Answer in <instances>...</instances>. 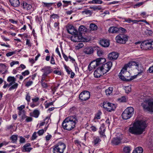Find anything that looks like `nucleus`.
I'll return each instance as SVG.
<instances>
[{"instance_id": "f3484780", "label": "nucleus", "mask_w": 153, "mask_h": 153, "mask_svg": "<svg viewBox=\"0 0 153 153\" xmlns=\"http://www.w3.org/2000/svg\"><path fill=\"white\" fill-rule=\"evenodd\" d=\"M83 52L86 54H91L93 53L94 50L91 47H87L84 49Z\"/></svg>"}, {"instance_id": "4468645a", "label": "nucleus", "mask_w": 153, "mask_h": 153, "mask_svg": "<svg viewBox=\"0 0 153 153\" xmlns=\"http://www.w3.org/2000/svg\"><path fill=\"white\" fill-rule=\"evenodd\" d=\"M118 53L115 52H113L109 53L108 55V58L111 60H115L118 57Z\"/></svg>"}, {"instance_id": "6e6d98bb", "label": "nucleus", "mask_w": 153, "mask_h": 153, "mask_svg": "<svg viewBox=\"0 0 153 153\" xmlns=\"http://www.w3.org/2000/svg\"><path fill=\"white\" fill-rule=\"evenodd\" d=\"M62 54L63 55V58H64V59H65V60L66 61H68V56L66 55H65L64 53H63V52L62 50Z\"/></svg>"}, {"instance_id": "bb28decb", "label": "nucleus", "mask_w": 153, "mask_h": 153, "mask_svg": "<svg viewBox=\"0 0 153 153\" xmlns=\"http://www.w3.org/2000/svg\"><path fill=\"white\" fill-rule=\"evenodd\" d=\"M93 139L94 140L93 141V142L94 143L95 145L97 146L101 141V140L100 139V138L98 136L94 137Z\"/></svg>"}, {"instance_id": "bf43d9fd", "label": "nucleus", "mask_w": 153, "mask_h": 153, "mask_svg": "<svg viewBox=\"0 0 153 153\" xmlns=\"http://www.w3.org/2000/svg\"><path fill=\"white\" fill-rule=\"evenodd\" d=\"M14 53L15 52H9L6 54V56L7 57L13 55Z\"/></svg>"}, {"instance_id": "0e129e2a", "label": "nucleus", "mask_w": 153, "mask_h": 153, "mask_svg": "<svg viewBox=\"0 0 153 153\" xmlns=\"http://www.w3.org/2000/svg\"><path fill=\"white\" fill-rule=\"evenodd\" d=\"M53 102H51L49 103H48L45 105V108H48L50 106L52 105H53Z\"/></svg>"}, {"instance_id": "4d7b16f0", "label": "nucleus", "mask_w": 153, "mask_h": 153, "mask_svg": "<svg viewBox=\"0 0 153 153\" xmlns=\"http://www.w3.org/2000/svg\"><path fill=\"white\" fill-rule=\"evenodd\" d=\"M20 138L19 142L20 143H24L25 142V138L22 136L20 137Z\"/></svg>"}, {"instance_id": "aec40b11", "label": "nucleus", "mask_w": 153, "mask_h": 153, "mask_svg": "<svg viewBox=\"0 0 153 153\" xmlns=\"http://www.w3.org/2000/svg\"><path fill=\"white\" fill-rule=\"evenodd\" d=\"M21 5L22 6L23 8L27 10H30L32 7V6L31 4H28L25 1L23 2L21 4Z\"/></svg>"}, {"instance_id": "37998d69", "label": "nucleus", "mask_w": 153, "mask_h": 153, "mask_svg": "<svg viewBox=\"0 0 153 153\" xmlns=\"http://www.w3.org/2000/svg\"><path fill=\"white\" fill-rule=\"evenodd\" d=\"M103 53V51L100 49H97V54L98 56H101Z\"/></svg>"}, {"instance_id": "cd10ccee", "label": "nucleus", "mask_w": 153, "mask_h": 153, "mask_svg": "<svg viewBox=\"0 0 153 153\" xmlns=\"http://www.w3.org/2000/svg\"><path fill=\"white\" fill-rule=\"evenodd\" d=\"M86 30L87 28L83 25L80 26L79 28V34L81 35L82 33L86 32Z\"/></svg>"}, {"instance_id": "603ef678", "label": "nucleus", "mask_w": 153, "mask_h": 153, "mask_svg": "<svg viewBox=\"0 0 153 153\" xmlns=\"http://www.w3.org/2000/svg\"><path fill=\"white\" fill-rule=\"evenodd\" d=\"M123 19L124 20V22H127L128 23H130L131 22V19L130 18H123Z\"/></svg>"}, {"instance_id": "f257e3e1", "label": "nucleus", "mask_w": 153, "mask_h": 153, "mask_svg": "<svg viewBox=\"0 0 153 153\" xmlns=\"http://www.w3.org/2000/svg\"><path fill=\"white\" fill-rule=\"evenodd\" d=\"M139 63L138 62L132 61L126 64L121 70L119 74V77L122 80L125 81H129L136 78L137 76L140 75L143 72L142 69L138 70V74L136 75L131 76L130 78V74L129 72L127 71V68L128 67L131 68L132 66H135L136 69L138 68Z\"/></svg>"}, {"instance_id": "f8f14e48", "label": "nucleus", "mask_w": 153, "mask_h": 153, "mask_svg": "<svg viewBox=\"0 0 153 153\" xmlns=\"http://www.w3.org/2000/svg\"><path fill=\"white\" fill-rule=\"evenodd\" d=\"M76 33L73 35L71 37V40L72 41L75 42H78L81 41L82 39V35L78 34Z\"/></svg>"}, {"instance_id": "a18cd8bd", "label": "nucleus", "mask_w": 153, "mask_h": 153, "mask_svg": "<svg viewBox=\"0 0 153 153\" xmlns=\"http://www.w3.org/2000/svg\"><path fill=\"white\" fill-rule=\"evenodd\" d=\"M84 46V44L82 43H80L78 44L77 46H76V48L79 49L82 48Z\"/></svg>"}, {"instance_id": "8fccbe9b", "label": "nucleus", "mask_w": 153, "mask_h": 153, "mask_svg": "<svg viewBox=\"0 0 153 153\" xmlns=\"http://www.w3.org/2000/svg\"><path fill=\"white\" fill-rule=\"evenodd\" d=\"M25 118H26L25 121L27 122H31L33 120L32 117H29L25 116Z\"/></svg>"}, {"instance_id": "58836bf2", "label": "nucleus", "mask_w": 153, "mask_h": 153, "mask_svg": "<svg viewBox=\"0 0 153 153\" xmlns=\"http://www.w3.org/2000/svg\"><path fill=\"white\" fill-rule=\"evenodd\" d=\"M102 113L100 111H99L98 112L95 114L94 117V119H100V115Z\"/></svg>"}, {"instance_id": "9d476101", "label": "nucleus", "mask_w": 153, "mask_h": 153, "mask_svg": "<svg viewBox=\"0 0 153 153\" xmlns=\"http://www.w3.org/2000/svg\"><path fill=\"white\" fill-rule=\"evenodd\" d=\"M90 92L87 91H84L81 92L79 95V98L82 101H85L90 97Z\"/></svg>"}, {"instance_id": "5701e85b", "label": "nucleus", "mask_w": 153, "mask_h": 153, "mask_svg": "<svg viewBox=\"0 0 153 153\" xmlns=\"http://www.w3.org/2000/svg\"><path fill=\"white\" fill-rule=\"evenodd\" d=\"M98 67H100L105 62L106 60L104 58H100L96 59Z\"/></svg>"}, {"instance_id": "052dcab7", "label": "nucleus", "mask_w": 153, "mask_h": 153, "mask_svg": "<svg viewBox=\"0 0 153 153\" xmlns=\"http://www.w3.org/2000/svg\"><path fill=\"white\" fill-rule=\"evenodd\" d=\"M19 64L18 61H13L10 63V66L11 67L13 66L15 64Z\"/></svg>"}, {"instance_id": "4c0bfd02", "label": "nucleus", "mask_w": 153, "mask_h": 153, "mask_svg": "<svg viewBox=\"0 0 153 153\" xmlns=\"http://www.w3.org/2000/svg\"><path fill=\"white\" fill-rule=\"evenodd\" d=\"M130 148L129 146H126L123 149V152L124 153H130Z\"/></svg>"}, {"instance_id": "680f3d73", "label": "nucleus", "mask_w": 153, "mask_h": 153, "mask_svg": "<svg viewBox=\"0 0 153 153\" xmlns=\"http://www.w3.org/2000/svg\"><path fill=\"white\" fill-rule=\"evenodd\" d=\"M65 68L66 70V72H67V73L68 74H70L71 73V70L70 71V69H69V68H68V67H67L66 65H65Z\"/></svg>"}, {"instance_id": "6e6552de", "label": "nucleus", "mask_w": 153, "mask_h": 153, "mask_svg": "<svg viewBox=\"0 0 153 153\" xmlns=\"http://www.w3.org/2000/svg\"><path fill=\"white\" fill-rule=\"evenodd\" d=\"M128 36L123 34H120L115 37L117 42L120 44H125L128 41Z\"/></svg>"}, {"instance_id": "ea45409f", "label": "nucleus", "mask_w": 153, "mask_h": 153, "mask_svg": "<svg viewBox=\"0 0 153 153\" xmlns=\"http://www.w3.org/2000/svg\"><path fill=\"white\" fill-rule=\"evenodd\" d=\"M125 90L126 93H128L131 91V86H126L125 87Z\"/></svg>"}, {"instance_id": "2eb2a0df", "label": "nucleus", "mask_w": 153, "mask_h": 153, "mask_svg": "<svg viewBox=\"0 0 153 153\" xmlns=\"http://www.w3.org/2000/svg\"><path fill=\"white\" fill-rule=\"evenodd\" d=\"M100 45L104 47H108L110 45L109 41L107 39H102L100 40Z\"/></svg>"}, {"instance_id": "c03bdc74", "label": "nucleus", "mask_w": 153, "mask_h": 153, "mask_svg": "<svg viewBox=\"0 0 153 153\" xmlns=\"http://www.w3.org/2000/svg\"><path fill=\"white\" fill-rule=\"evenodd\" d=\"M152 31L151 30H146L144 31V34L147 35H150L152 34Z\"/></svg>"}, {"instance_id": "39448f33", "label": "nucleus", "mask_w": 153, "mask_h": 153, "mask_svg": "<svg viewBox=\"0 0 153 153\" xmlns=\"http://www.w3.org/2000/svg\"><path fill=\"white\" fill-rule=\"evenodd\" d=\"M134 113V109L132 107L127 108L122 114V118L124 120H127L131 118Z\"/></svg>"}, {"instance_id": "69168bd1", "label": "nucleus", "mask_w": 153, "mask_h": 153, "mask_svg": "<svg viewBox=\"0 0 153 153\" xmlns=\"http://www.w3.org/2000/svg\"><path fill=\"white\" fill-rule=\"evenodd\" d=\"M51 63L53 65L55 64V63L54 59L53 56H52L51 57Z\"/></svg>"}, {"instance_id": "a211bd4d", "label": "nucleus", "mask_w": 153, "mask_h": 153, "mask_svg": "<svg viewBox=\"0 0 153 153\" xmlns=\"http://www.w3.org/2000/svg\"><path fill=\"white\" fill-rule=\"evenodd\" d=\"M30 146L31 144L30 143H27L25 144L23 146V152H30L32 149V148L30 147Z\"/></svg>"}, {"instance_id": "7ed1b4c3", "label": "nucleus", "mask_w": 153, "mask_h": 153, "mask_svg": "<svg viewBox=\"0 0 153 153\" xmlns=\"http://www.w3.org/2000/svg\"><path fill=\"white\" fill-rule=\"evenodd\" d=\"M77 122L75 116H70L64 120L62 122V126L64 129L71 131L75 127V125Z\"/></svg>"}, {"instance_id": "de8ad7c7", "label": "nucleus", "mask_w": 153, "mask_h": 153, "mask_svg": "<svg viewBox=\"0 0 153 153\" xmlns=\"http://www.w3.org/2000/svg\"><path fill=\"white\" fill-rule=\"evenodd\" d=\"M42 87L43 88H46L48 87V85L47 83L44 82H41Z\"/></svg>"}, {"instance_id": "6ab92c4d", "label": "nucleus", "mask_w": 153, "mask_h": 153, "mask_svg": "<svg viewBox=\"0 0 153 153\" xmlns=\"http://www.w3.org/2000/svg\"><path fill=\"white\" fill-rule=\"evenodd\" d=\"M42 70L45 71L44 74L47 76L53 71V69L51 68V67L50 66L42 68Z\"/></svg>"}, {"instance_id": "7c9ffc66", "label": "nucleus", "mask_w": 153, "mask_h": 153, "mask_svg": "<svg viewBox=\"0 0 153 153\" xmlns=\"http://www.w3.org/2000/svg\"><path fill=\"white\" fill-rule=\"evenodd\" d=\"M113 91V88L112 87H109L108 88L105 90L106 94L107 95H109L112 93Z\"/></svg>"}, {"instance_id": "49530a36", "label": "nucleus", "mask_w": 153, "mask_h": 153, "mask_svg": "<svg viewBox=\"0 0 153 153\" xmlns=\"http://www.w3.org/2000/svg\"><path fill=\"white\" fill-rule=\"evenodd\" d=\"M143 2H139L134 6V8L138 7L143 4Z\"/></svg>"}, {"instance_id": "473e14b6", "label": "nucleus", "mask_w": 153, "mask_h": 153, "mask_svg": "<svg viewBox=\"0 0 153 153\" xmlns=\"http://www.w3.org/2000/svg\"><path fill=\"white\" fill-rule=\"evenodd\" d=\"M102 2V1L100 0H93L88 2L89 4H101Z\"/></svg>"}, {"instance_id": "338daca9", "label": "nucleus", "mask_w": 153, "mask_h": 153, "mask_svg": "<svg viewBox=\"0 0 153 153\" xmlns=\"http://www.w3.org/2000/svg\"><path fill=\"white\" fill-rule=\"evenodd\" d=\"M37 133L39 135H41L44 133V130L43 129L40 130L38 131Z\"/></svg>"}, {"instance_id": "412c9836", "label": "nucleus", "mask_w": 153, "mask_h": 153, "mask_svg": "<svg viewBox=\"0 0 153 153\" xmlns=\"http://www.w3.org/2000/svg\"><path fill=\"white\" fill-rule=\"evenodd\" d=\"M119 28L114 27H110L108 30L109 32L111 33H117L119 32Z\"/></svg>"}, {"instance_id": "4be33fe9", "label": "nucleus", "mask_w": 153, "mask_h": 153, "mask_svg": "<svg viewBox=\"0 0 153 153\" xmlns=\"http://www.w3.org/2000/svg\"><path fill=\"white\" fill-rule=\"evenodd\" d=\"M68 32L70 34L74 35L76 33H78L77 31L74 29V27L73 26L71 27V28L69 27L67 29Z\"/></svg>"}, {"instance_id": "5fc2aeb1", "label": "nucleus", "mask_w": 153, "mask_h": 153, "mask_svg": "<svg viewBox=\"0 0 153 153\" xmlns=\"http://www.w3.org/2000/svg\"><path fill=\"white\" fill-rule=\"evenodd\" d=\"M29 73L30 72L29 71L26 70L24 72H22V74L23 76H25L26 75H28Z\"/></svg>"}, {"instance_id": "423d86ee", "label": "nucleus", "mask_w": 153, "mask_h": 153, "mask_svg": "<svg viewBox=\"0 0 153 153\" xmlns=\"http://www.w3.org/2000/svg\"><path fill=\"white\" fill-rule=\"evenodd\" d=\"M66 145L62 142H60L53 146V153H63Z\"/></svg>"}, {"instance_id": "0eeeda50", "label": "nucleus", "mask_w": 153, "mask_h": 153, "mask_svg": "<svg viewBox=\"0 0 153 153\" xmlns=\"http://www.w3.org/2000/svg\"><path fill=\"white\" fill-rule=\"evenodd\" d=\"M16 79L14 76H9L8 77L7 81L10 83L9 85L11 86L9 88V91L16 89L18 86V84L16 83Z\"/></svg>"}, {"instance_id": "f704fd0d", "label": "nucleus", "mask_w": 153, "mask_h": 153, "mask_svg": "<svg viewBox=\"0 0 153 153\" xmlns=\"http://www.w3.org/2000/svg\"><path fill=\"white\" fill-rule=\"evenodd\" d=\"M10 139L12 140V142L13 143H15L16 142L17 139V135H13L11 137Z\"/></svg>"}, {"instance_id": "774afa93", "label": "nucleus", "mask_w": 153, "mask_h": 153, "mask_svg": "<svg viewBox=\"0 0 153 153\" xmlns=\"http://www.w3.org/2000/svg\"><path fill=\"white\" fill-rule=\"evenodd\" d=\"M39 100V97H36L32 99V100L33 102V103H36Z\"/></svg>"}, {"instance_id": "09e8293b", "label": "nucleus", "mask_w": 153, "mask_h": 153, "mask_svg": "<svg viewBox=\"0 0 153 153\" xmlns=\"http://www.w3.org/2000/svg\"><path fill=\"white\" fill-rule=\"evenodd\" d=\"M105 130H102L99 131V132L101 137H105Z\"/></svg>"}, {"instance_id": "ddd939ff", "label": "nucleus", "mask_w": 153, "mask_h": 153, "mask_svg": "<svg viewBox=\"0 0 153 153\" xmlns=\"http://www.w3.org/2000/svg\"><path fill=\"white\" fill-rule=\"evenodd\" d=\"M104 74V73L99 67L97 68V69L94 71V77L97 78L100 77Z\"/></svg>"}, {"instance_id": "dca6fc26", "label": "nucleus", "mask_w": 153, "mask_h": 153, "mask_svg": "<svg viewBox=\"0 0 153 153\" xmlns=\"http://www.w3.org/2000/svg\"><path fill=\"white\" fill-rule=\"evenodd\" d=\"M11 5L14 7H17L19 6L20 3L19 0H9Z\"/></svg>"}, {"instance_id": "a878e982", "label": "nucleus", "mask_w": 153, "mask_h": 153, "mask_svg": "<svg viewBox=\"0 0 153 153\" xmlns=\"http://www.w3.org/2000/svg\"><path fill=\"white\" fill-rule=\"evenodd\" d=\"M121 140L119 138H114L111 141L112 143L115 145H118L120 143Z\"/></svg>"}, {"instance_id": "c756f323", "label": "nucleus", "mask_w": 153, "mask_h": 153, "mask_svg": "<svg viewBox=\"0 0 153 153\" xmlns=\"http://www.w3.org/2000/svg\"><path fill=\"white\" fill-rule=\"evenodd\" d=\"M0 67L2 68V70L1 71L2 72L3 71H5L3 74H5L7 72V66L5 65L4 64L2 63H0Z\"/></svg>"}, {"instance_id": "c85d7f7f", "label": "nucleus", "mask_w": 153, "mask_h": 153, "mask_svg": "<svg viewBox=\"0 0 153 153\" xmlns=\"http://www.w3.org/2000/svg\"><path fill=\"white\" fill-rule=\"evenodd\" d=\"M143 151V149L141 147H138L133 151V153H142Z\"/></svg>"}, {"instance_id": "b1692460", "label": "nucleus", "mask_w": 153, "mask_h": 153, "mask_svg": "<svg viewBox=\"0 0 153 153\" xmlns=\"http://www.w3.org/2000/svg\"><path fill=\"white\" fill-rule=\"evenodd\" d=\"M109 105H108V108H107V111L111 112L114 110L116 107V105L110 102H109Z\"/></svg>"}, {"instance_id": "864d4df0", "label": "nucleus", "mask_w": 153, "mask_h": 153, "mask_svg": "<svg viewBox=\"0 0 153 153\" xmlns=\"http://www.w3.org/2000/svg\"><path fill=\"white\" fill-rule=\"evenodd\" d=\"M90 8L91 9H93L94 10H100L101 9V8L98 7L97 6H91L90 7Z\"/></svg>"}, {"instance_id": "f03ea898", "label": "nucleus", "mask_w": 153, "mask_h": 153, "mask_svg": "<svg viewBox=\"0 0 153 153\" xmlns=\"http://www.w3.org/2000/svg\"><path fill=\"white\" fill-rule=\"evenodd\" d=\"M146 127L145 121L138 120L133 123L132 126L129 128V131L135 135L140 134L145 131Z\"/></svg>"}, {"instance_id": "a19ab883", "label": "nucleus", "mask_w": 153, "mask_h": 153, "mask_svg": "<svg viewBox=\"0 0 153 153\" xmlns=\"http://www.w3.org/2000/svg\"><path fill=\"white\" fill-rule=\"evenodd\" d=\"M47 76L44 74H42V79L41 81V82H44V81L46 82H48L49 80H47L45 79L46 77Z\"/></svg>"}, {"instance_id": "79ce46f5", "label": "nucleus", "mask_w": 153, "mask_h": 153, "mask_svg": "<svg viewBox=\"0 0 153 153\" xmlns=\"http://www.w3.org/2000/svg\"><path fill=\"white\" fill-rule=\"evenodd\" d=\"M43 6L44 7H49L52 6L53 4V3H48L43 2Z\"/></svg>"}, {"instance_id": "3c124183", "label": "nucleus", "mask_w": 153, "mask_h": 153, "mask_svg": "<svg viewBox=\"0 0 153 153\" xmlns=\"http://www.w3.org/2000/svg\"><path fill=\"white\" fill-rule=\"evenodd\" d=\"M25 99L28 102H30V97L28 93H27V95H26Z\"/></svg>"}, {"instance_id": "72a5a7b5", "label": "nucleus", "mask_w": 153, "mask_h": 153, "mask_svg": "<svg viewBox=\"0 0 153 153\" xmlns=\"http://www.w3.org/2000/svg\"><path fill=\"white\" fill-rule=\"evenodd\" d=\"M82 14H85L86 15L90 16L92 14V12L89 10L86 9L82 12Z\"/></svg>"}, {"instance_id": "9b49d317", "label": "nucleus", "mask_w": 153, "mask_h": 153, "mask_svg": "<svg viewBox=\"0 0 153 153\" xmlns=\"http://www.w3.org/2000/svg\"><path fill=\"white\" fill-rule=\"evenodd\" d=\"M141 48L143 50H147L151 49L150 40H146L143 41L140 45Z\"/></svg>"}, {"instance_id": "20e7f679", "label": "nucleus", "mask_w": 153, "mask_h": 153, "mask_svg": "<svg viewBox=\"0 0 153 153\" xmlns=\"http://www.w3.org/2000/svg\"><path fill=\"white\" fill-rule=\"evenodd\" d=\"M144 110L146 111L153 112V101L149 99L145 100L141 104Z\"/></svg>"}, {"instance_id": "e433bc0d", "label": "nucleus", "mask_w": 153, "mask_h": 153, "mask_svg": "<svg viewBox=\"0 0 153 153\" xmlns=\"http://www.w3.org/2000/svg\"><path fill=\"white\" fill-rule=\"evenodd\" d=\"M109 102H108L107 101L104 102L102 105L103 107L107 111V108H108V105H109Z\"/></svg>"}, {"instance_id": "393cba45", "label": "nucleus", "mask_w": 153, "mask_h": 153, "mask_svg": "<svg viewBox=\"0 0 153 153\" xmlns=\"http://www.w3.org/2000/svg\"><path fill=\"white\" fill-rule=\"evenodd\" d=\"M39 114V111L36 109L34 110L32 113H30V116H33L36 118H37L38 117Z\"/></svg>"}, {"instance_id": "c9c22d12", "label": "nucleus", "mask_w": 153, "mask_h": 153, "mask_svg": "<svg viewBox=\"0 0 153 153\" xmlns=\"http://www.w3.org/2000/svg\"><path fill=\"white\" fill-rule=\"evenodd\" d=\"M90 28L91 30H96L98 27L97 25L94 24H91L90 25Z\"/></svg>"}, {"instance_id": "1a4fd4ad", "label": "nucleus", "mask_w": 153, "mask_h": 153, "mask_svg": "<svg viewBox=\"0 0 153 153\" xmlns=\"http://www.w3.org/2000/svg\"><path fill=\"white\" fill-rule=\"evenodd\" d=\"M112 65V63L111 62H109L107 63H105L102 65L100 66V68L101 69V70L104 73H106L110 69Z\"/></svg>"}, {"instance_id": "13d9d810", "label": "nucleus", "mask_w": 153, "mask_h": 153, "mask_svg": "<svg viewBox=\"0 0 153 153\" xmlns=\"http://www.w3.org/2000/svg\"><path fill=\"white\" fill-rule=\"evenodd\" d=\"M33 82L32 81H29L28 82H27L26 83L25 85L27 87H28L30 86L31 85H32V84H33Z\"/></svg>"}, {"instance_id": "2f4dec72", "label": "nucleus", "mask_w": 153, "mask_h": 153, "mask_svg": "<svg viewBox=\"0 0 153 153\" xmlns=\"http://www.w3.org/2000/svg\"><path fill=\"white\" fill-rule=\"evenodd\" d=\"M97 64L98 63L96 60H95L91 62L89 64L90 66H91L92 67H93L94 68H95L97 67H98Z\"/></svg>"}, {"instance_id": "e2e57ef3", "label": "nucleus", "mask_w": 153, "mask_h": 153, "mask_svg": "<svg viewBox=\"0 0 153 153\" xmlns=\"http://www.w3.org/2000/svg\"><path fill=\"white\" fill-rule=\"evenodd\" d=\"M36 132H34L32 136V140H34L36 138Z\"/></svg>"}]
</instances>
